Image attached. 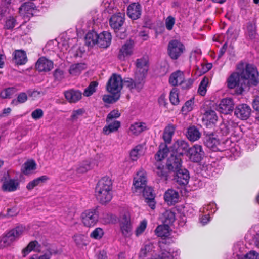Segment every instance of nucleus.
<instances>
[{"mask_svg":"<svg viewBox=\"0 0 259 259\" xmlns=\"http://www.w3.org/2000/svg\"><path fill=\"white\" fill-rule=\"evenodd\" d=\"M175 23V18L171 16H168L165 20V27L166 29L168 30H172Z\"/></svg>","mask_w":259,"mask_h":259,"instance_id":"60","label":"nucleus"},{"mask_svg":"<svg viewBox=\"0 0 259 259\" xmlns=\"http://www.w3.org/2000/svg\"><path fill=\"white\" fill-rule=\"evenodd\" d=\"M201 135V133L196 126H193L188 128L187 137L190 141H197L200 138Z\"/></svg>","mask_w":259,"mask_h":259,"instance_id":"36","label":"nucleus"},{"mask_svg":"<svg viewBox=\"0 0 259 259\" xmlns=\"http://www.w3.org/2000/svg\"><path fill=\"white\" fill-rule=\"evenodd\" d=\"M40 250L41 245L36 240H34L30 242L22 250V254L23 256H26L32 251L40 252Z\"/></svg>","mask_w":259,"mask_h":259,"instance_id":"30","label":"nucleus"},{"mask_svg":"<svg viewBox=\"0 0 259 259\" xmlns=\"http://www.w3.org/2000/svg\"><path fill=\"white\" fill-rule=\"evenodd\" d=\"M186 155L191 161L198 163L204 157L205 152L201 145L195 144L189 148Z\"/></svg>","mask_w":259,"mask_h":259,"instance_id":"8","label":"nucleus"},{"mask_svg":"<svg viewBox=\"0 0 259 259\" xmlns=\"http://www.w3.org/2000/svg\"><path fill=\"white\" fill-rule=\"evenodd\" d=\"M36 166V163L33 160L27 161L22 166V172L25 175H28L31 171L35 170Z\"/></svg>","mask_w":259,"mask_h":259,"instance_id":"46","label":"nucleus"},{"mask_svg":"<svg viewBox=\"0 0 259 259\" xmlns=\"http://www.w3.org/2000/svg\"><path fill=\"white\" fill-rule=\"evenodd\" d=\"M125 21V14L122 13H117L112 15L109 21V25L116 33L121 28Z\"/></svg>","mask_w":259,"mask_h":259,"instance_id":"13","label":"nucleus"},{"mask_svg":"<svg viewBox=\"0 0 259 259\" xmlns=\"http://www.w3.org/2000/svg\"><path fill=\"white\" fill-rule=\"evenodd\" d=\"M112 95H105L103 97V100L104 102L111 104L116 102L119 100L120 97V93H115V92H110Z\"/></svg>","mask_w":259,"mask_h":259,"instance_id":"47","label":"nucleus"},{"mask_svg":"<svg viewBox=\"0 0 259 259\" xmlns=\"http://www.w3.org/2000/svg\"><path fill=\"white\" fill-rule=\"evenodd\" d=\"M64 95L66 100L70 103H76L81 99L82 93L79 90L71 89L65 91Z\"/></svg>","mask_w":259,"mask_h":259,"instance_id":"27","label":"nucleus"},{"mask_svg":"<svg viewBox=\"0 0 259 259\" xmlns=\"http://www.w3.org/2000/svg\"><path fill=\"white\" fill-rule=\"evenodd\" d=\"M154 248L155 247L154 246L153 244L151 243H148V244H145L144 246L141 249L139 253V257L144 259L150 255H152V252L154 251Z\"/></svg>","mask_w":259,"mask_h":259,"instance_id":"37","label":"nucleus"},{"mask_svg":"<svg viewBox=\"0 0 259 259\" xmlns=\"http://www.w3.org/2000/svg\"><path fill=\"white\" fill-rule=\"evenodd\" d=\"M148 129L146 123L142 122H135L132 124L130 128L131 132L135 135H138Z\"/></svg>","mask_w":259,"mask_h":259,"instance_id":"35","label":"nucleus"},{"mask_svg":"<svg viewBox=\"0 0 259 259\" xmlns=\"http://www.w3.org/2000/svg\"><path fill=\"white\" fill-rule=\"evenodd\" d=\"M15 0H2L1 4L2 7H4L8 11V13H10L11 9H14L13 5H14Z\"/></svg>","mask_w":259,"mask_h":259,"instance_id":"54","label":"nucleus"},{"mask_svg":"<svg viewBox=\"0 0 259 259\" xmlns=\"http://www.w3.org/2000/svg\"><path fill=\"white\" fill-rule=\"evenodd\" d=\"M229 142V140H226L222 143L220 142L219 140L217 138V136L213 134L207 135L204 138L205 145L214 152L225 151L227 149L225 145Z\"/></svg>","mask_w":259,"mask_h":259,"instance_id":"4","label":"nucleus"},{"mask_svg":"<svg viewBox=\"0 0 259 259\" xmlns=\"http://www.w3.org/2000/svg\"><path fill=\"white\" fill-rule=\"evenodd\" d=\"M148 60L146 58L143 57L138 59L136 60V67L137 71L136 72L144 73L146 70V73H147L148 70Z\"/></svg>","mask_w":259,"mask_h":259,"instance_id":"38","label":"nucleus"},{"mask_svg":"<svg viewBox=\"0 0 259 259\" xmlns=\"http://www.w3.org/2000/svg\"><path fill=\"white\" fill-rule=\"evenodd\" d=\"M3 183L2 189L5 192H13L19 188V182L17 179H11L8 172L4 173L1 178Z\"/></svg>","mask_w":259,"mask_h":259,"instance_id":"9","label":"nucleus"},{"mask_svg":"<svg viewBox=\"0 0 259 259\" xmlns=\"http://www.w3.org/2000/svg\"><path fill=\"white\" fill-rule=\"evenodd\" d=\"M169 227L168 225H159L155 230L156 235L159 237H167L169 235Z\"/></svg>","mask_w":259,"mask_h":259,"instance_id":"44","label":"nucleus"},{"mask_svg":"<svg viewBox=\"0 0 259 259\" xmlns=\"http://www.w3.org/2000/svg\"><path fill=\"white\" fill-rule=\"evenodd\" d=\"M95 162L91 161H84L82 162L77 168V172L83 174L93 168Z\"/></svg>","mask_w":259,"mask_h":259,"instance_id":"40","label":"nucleus"},{"mask_svg":"<svg viewBox=\"0 0 259 259\" xmlns=\"http://www.w3.org/2000/svg\"><path fill=\"white\" fill-rule=\"evenodd\" d=\"M203 120H206L210 123L215 122L218 120L215 112L211 109L205 110L203 113Z\"/></svg>","mask_w":259,"mask_h":259,"instance_id":"42","label":"nucleus"},{"mask_svg":"<svg viewBox=\"0 0 259 259\" xmlns=\"http://www.w3.org/2000/svg\"><path fill=\"white\" fill-rule=\"evenodd\" d=\"M104 234L103 230L101 228L95 229L90 234V237L96 239H100Z\"/></svg>","mask_w":259,"mask_h":259,"instance_id":"56","label":"nucleus"},{"mask_svg":"<svg viewBox=\"0 0 259 259\" xmlns=\"http://www.w3.org/2000/svg\"><path fill=\"white\" fill-rule=\"evenodd\" d=\"M169 100L172 105H176L179 103L178 90L176 88H173L170 91L169 95Z\"/></svg>","mask_w":259,"mask_h":259,"instance_id":"53","label":"nucleus"},{"mask_svg":"<svg viewBox=\"0 0 259 259\" xmlns=\"http://www.w3.org/2000/svg\"><path fill=\"white\" fill-rule=\"evenodd\" d=\"M123 86V80L120 75L113 73L108 80L106 89L109 92L120 93Z\"/></svg>","mask_w":259,"mask_h":259,"instance_id":"7","label":"nucleus"},{"mask_svg":"<svg viewBox=\"0 0 259 259\" xmlns=\"http://www.w3.org/2000/svg\"><path fill=\"white\" fill-rule=\"evenodd\" d=\"M194 102L192 99L186 101L184 105L182 107L181 111L183 112H188L191 111L193 109V105Z\"/></svg>","mask_w":259,"mask_h":259,"instance_id":"57","label":"nucleus"},{"mask_svg":"<svg viewBox=\"0 0 259 259\" xmlns=\"http://www.w3.org/2000/svg\"><path fill=\"white\" fill-rule=\"evenodd\" d=\"M27 94L24 92H21L18 94L17 99L12 100L11 104L14 106H17L19 104H22L27 100Z\"/></svg>","mask_w":259,"mask_h":259,"instance_id":"49","label":"nucleus"},{"mask_svg":"<svg viewBox=\"0 0 259 259\" xmlns=\"http://www.w3.org/2000/svg\"><path fill=\"white\" fill-rule=\"evenodd\" d=\"M185 50V46L180 41L174 39L170 41L168 45V54L173 60L177 59Z\"/></svg>","mask_w":259,"mask_h":259,"instance_id":"5","label":"nucleus"},{"mask_svg":"<svg viewBox=\"0 0 259 259\" xmlns=\"http://www.w3.org/2000/svg\"><path fill=\"white\" fill-rule=\"evenodd\" d=\"M171 149L172 153L178 154L182 157L185 153H188L189 149V144L185 140H178L173 144Z\"/></svg>","mask_w":259,"mask_h":259,"instance_id":"14","label":"nucleus"},{"mask_svg":"<svg viewBox=\"0 0 259 259\" xmlns=\"http://www.w3.org/2000/svg\"><path fill=\"white\" fill-rule=\"evenodd\" d=\"M120 126V122L118 121H114L108 125L105 126L103 128V133L105 135H109L111 133L117 131Z\"/></svg>","mask_w":259,"mask_h":259,"instance_id":"43","label":"nucleus"},{"mask_svg":"<svg viewBox=\"0 0 259 259\" xmlns=\"http://www.w3.org/2000/svg\"><path fill=\"white\" fill-rule=\"evenodd\" d=\"M194 82V80L191 78L185 80L184 79L180 83L181 88L184 90L190 89Z\"/></svg>","mask_w":259,"mask_h":259,"instance_id":"63","label":"nucleus"},{"mask_svg":"<svg viewBox=\"0 0 259 259\" xmlns=\"http://www.w3.org/2000/svg\"><path fill=\"white\" fill-rule=\"evenodd\" d=\"M13 55V61L17 65H23L27 61L26 54L24 51L16 50Z\"/></svg>","mask_w":259,"mask_h":259,"instance_id":"31","label":"nucleus"},{"mask_svg":"<svg viewBox=\"0 0 259 259\" xmlns=\"http://www.w3.org/2000/svg\"><path fill=\"white\" fill-rule=\"evenodd\" d=\"M209 79L204 77L200 82L198 92L201 96H204L206 92V87L208 83Z\"/></svg>","mask_w":259,"mask_h":259,"instance_id":"52","label":"nucleus"},{"mask_svg":"<svg viewBox=\"0 0 259 259\" xmlns=\"http://www.w3.org/2000/svg\"><path fill=\"white\" fill-rule=\"evenodd\" d=\"M239 73L244 81L247 80L245 83L248 89L251 85L256 86L259 82V73L253 65L246 64L245 69Z\"/></svg>","mask_w":259,"mask_h":259,"instance_id":"2","label":"nucleus"},{"mask_svg":"<svg viewBox=\"0 0 259 259\" xmlns=\"http://www.w3.org/2000/svg\"><path fill=\"white\" fill-rule=\"evenodd\" d=\"M247 32L250 39H254L256 35L255 26L252 24L249 23L247 26Z\"/></svg>","mask_w":259,"mask_h":259,"instance_id":"55","label":"nucleus"},{"mask_svg":"<svg viewBox=\"0 0 259 259\" xmlns=\"http://www.w3.org/2000/svg\"><path fill=\"white\" fill-rule=\"evenodd\" d=\"M175 129V126L171 124L165 127L163 133V139L165 143V144L166 145L171 143Z\"/></svg>","mask_w":259,"mask_h":259,"instance_id":"33","label":"nucleus"},{"mask_svg":"<svg viewBox=\"0 0 259 259\" xmlns=\"http://www.w3.org/2000/svg\"><path fill=\"white\" fill-rule=\"evenodd\" d=\"M133 41H126L120 49L118 57L120 60H124L126 57L132 55L133 53Z\"/></svg>","mask_w":259,"mask_h":259,"instance_id":"24","label":"nucleus"},{"mask_svg":"<svg viewBox=\"0 0 259 259\" xmlns=\"http://www.w3.org/2000/svg\"><path fill=\"white\" fill-rule=\"evenodd\" d=\"M111 39V33L104 31L99 34L97 45L100 48H107L110 45Z\"/></svg>","mask_w":259,"mask_h":259,"instance_id":"23","label":"nucleus"},{"mask_svg":"<svg viewBox=\"0 0 259 259\" xmlns=\"http://www.w3.org/2000/svg\"><path fill=\"white\" fill-rule=\"evenodd\" d=\"M111 180L107 177H104L99 180L95 188L97 199L102 204L109 202L112 197Z\"/></svg>","mask_w":259,"mask_h":259,"instance_id":"1","label":"nucleus"},{"mask_svg":"<svg viewBox=\"0 0 259 259\" xmlns=\"http://www.w3.org/2000/svg\"><path fill=\"white\" fill-rule=\"evenodd\" d=\"M16 21L13 17H10L6 21L5 28L7 29H13L16 24Z\"/></svg>","mask_w":259,"mask_h":259,"instance_id":"59","label":"nucleus"},{"mask_svg":"<svg viewBox=\"0 0 259 259\" xmlns=\"http://www.w3.org/2000/svg\"><path fill=\"white\" fill-rule=\"evenodd\" d=\"M219 109L222 113L228 114L233 111L234 109V103L231 98L223 99L220 104Z\"/></svg>","mask_w":259,"mask_h":259,"instance_id":"22","label":"nucleus"},{"mask_svg":"<svg viewBox=\"0 0 259 259\" xmlns=\"http://www.w3.org/2000/svg\"><path fill=\"white\" fill-rule=\"evenodd\" d=\"M147 174L145 170L141 168L137 173V177L134 178L133 191L135 193H141L142 189L146 185Z\"/></svg>","mask_w":259,"mask_h":259,"instance_id":"11","label":"nucleus"},{"mask_svg":"<svg viewBox=\"0 0 259 259\" xmlns=\"http://www.w3.org/2000/svg\"><path fill=\"white\" fill-rule=\"evenodd\" d=\"M127 13L131 19H138L141 15V6L138 4H131L127 8Z\"/></svg>","mask_w":259,"mask_h":259,"instance_id":"28","label":"nucleus"},{"mask_svg":"<svg viewBox=\"0 0 259 259\" xmlns=\"http://www.w3.org/2000/svg\"><path fill=\"white\" fill-rule=\"evenodd\" d=\"M182 157L178 154L171 153L167 159L166 166L167 170H170L172 174L182 168Z\"/></svg>","mask_w":259,"mask_h":259,"instance_id":"12","label":"nucleus"},{"mask_svg":"<svg viewBox=\"0 0 259 259\" xmlns=\"http://www.w3.org/2000/svg\"><path fill=\"white\" fill-rule=\"evenodd\" d=\"M247 80L244 81L239 72H233L227 80V87L230 89H235V94L241 95L247 88L246 85Z\"/></svg>","mask_w":259,"mask_h":259,"instance_id":"3","label":"nucleus"},{"mask_svg":"<svg viewBox=\"0 0 259 259\" xmlns=\"http://www.w3.org/2000/svg\"><path fill=\"white\" fill-rule=\"evenodd\" d=\"M99 38V34L94 31L88 32L85 37V44L88 47H92L97 45V42Z\"/></svg>","mask_w":259,"mask_h":259,"instance_id":"34","label":"nucleus"},{"mask_svg":"<svg viewBox=\"0 0 259 259\" xmlns=\"http://www.w3.org/2000/svg\"><path fill=\"white\" fill-rule=\"evenodd\" d=\"M147 73H146V70L142 72H135V75L134 77V87H136V90L138 92H140L143 88L145 82V78Z\"/></svg>","mask_w":259,"mask_h":259,"instance_id":"25","label":"nucleus"},{"mask_svg":"<svg viewBox=\"0 0 259 259\" xmlns=\"http://www.w3.org/2000/svg\"><path fill=\"white\" fill-rule=\"evenodd\" d=\"M169 150L166 144H161L159 146V150L155 155V159L157 161H161L166 156Z\"/></svg>","mask_w":259,"mask_h":259,"instance_id":"39","label":"nucleus"},{"mask_svg":"<svg viewBox=\"0 0 259 259\" xmlns=\"http://www.w3.org/2000/svg\"><path fill=\"white\" fill-rule=\"evenodd\" d=\"M98 207L88 209L81 214L82 222L84 226L91 227L94 226L98 220Z\"/></svg>","mask_w":259,"mask_h":259,"instance_id":"6","label":"nucleus"},{"mask_svg":"<svg viewBox=\"0 0 259 259\" xmlns=\"http://www.w3.org/2000/svg\"><path fill=\"white\" fill-rule=\"evenodd\" d=\"M155 165L156 166L155 171L159 177L165 181L171 179L172 173L170 170H167L166 165L165 166L160 162H156Z\"/></svg>","mask_w":259,"mask_h":259,"instance_id":"21","label":"nucleus"},{"mask_svg":"<svg viewBox=\"0 0 259 259\" xmlns=\"http://www.w3.org/2000/svg\"><path fill=\"white\" fill-rule=\"evenodd\" d=\"M141 147L140 145L136 146L130 152V157L133 161H136L138 158L139 151Z\"/></svg>","mask_w":259,"mask_h":259,"instance_id":"62","label":"nucleus"},{"mask_svg":"<svg viewBox=\"0 0 259 259\" xmlns=\"http://www.w3.org/2000/svg\"><path fill=\"white\" fill-rule=\"evenodd\" d=\"M35 66L39 72H48L53 68V62L45 57H40L36 62Z\"/></svg>","mask_w":259,"mask_h":259,"instance_id":"20","label":"nucleus"},{"mask_svg":"<svg viewBox=\"0 0 259 259\" xmlns=\"http://www.w3.org/2000/svg\"><path fill=\"white\" fill-rule=\"evenodd\" d=\"M175 221V213L170 210H166L162 215V222L168 226Z\"/></svg>","mask_w":259,"mask_h":259,"instance_id":"41","label":"nucleus"},{"mask_svg":"<svg viewBox=\"0 0 259 259\" xmlns=\"http://www.w3.org/2000/svg\"><path fill=\"white\" fill-rule=\"evenodd\" d=\"M251 112L250 107L246 104L238 105L235 109L234 111L235 115L242 120L248 119L251 115Z\"/></svg>","mask_w":259,"mask_h":259,"instance_id":"18","label":"nucleus"},{"mask_svg":"<svg viewBox=\"0 0 259 259\" xmlns=\"http://www.w3.org/2000/svg\"><path fill=\"white\" fill-rule=\"evenodd\" d=\"M237 126V124L232 120L227 121L220 126V132L223 136H227L230 132Z\"/></svg>","mask_w":259,"mask_h":259,"instance_id":"29","label":"nucleus"},{"mask_svg":"<svg viewBox=\"0 0 259 259\" xmlns=\"http://www.w3.org/2000/svg\"><path fill=\"white\" fill-rule=\"evenodd\" d=\"M55 80L56 81H61L64 78V71L60 69H56L53 74Z\"/></svg>","mask_w":259,"mask_h":259,"instance_id":"64","label":"nucleus"},{"mask_svg":"<svg viewBox=\"0 0 259 259\" xmlns=\"http://www.w3.org/2000/svg\"><path fill=\"white\" fill-rule=\"evenodd\" d=\"M120 116V113L117 110H113L108 115L106 118V122H109L114 118H117Z\"/></svg>","mask_w":259,"mask_h":259,"instance_id":"61","label":"nucleus"},{"mask_svg":"<svg viewBox=\"0 0 259 259\" xmlns=\"http://www.w3.org/2000/svg\"><path fill=\"white\" fill-rule=\"evenodd\" d=\"M158 247L160 250V253L158 255H155L151 259H172L173 256L168 250L167 245V241L165 239L158 242Z\"/></svg>","mask_w":259,"mask_h":259,"instance_id":"17","label":"nucleus"},{"mask_svg":"<svg viewBox=\"0 0 259 259\" xmlns=\"http://www.w3.org/2000/svg\"><path fill=\"white\" fill-rule=\"evenodd\" d=\"M98 85V83L97 81H92L90 85L85 89L83 95L86 97H89L91 96L96 90V88Z\"/></svg>","mask_w":259,"mask_h":259,"instance_id":"50","label":"nucleus"},{"mask_svg":"<svg viewBox=\"0 0 259 259\" xmlns=\"http://www.w3.org/2000/svg\"><path fill=\"white\" fill-rule=\"evenodd\" d=\"M48 179L46 176H42L37 178L32 181H30L27 185L26 188L28 190H32L35 187L44 183Z\"/></svg>","mask_w":259,"mask_h":259,"instance_id":"45","label":"nucleus"},{"mask_svg":"<svg viewBox=\"0 0 259 259\" xmlns=\"http://www.w3.org/2000/svg\"><path fill=\"white\" fill-rule=\"evenodd\" d=\"M189 178L188 170L185 168H181L172 174L171 179L180 185H185L188 184Z\"/></svg>","mask_w":259,"mask_h":259,"instance_id":"15","label":"nucleus"},{"mask_svg":"<svg viewBox=\"0 0 259 259\" xmlns=\"http://www.w3.org/2000/svg\"><path fill=\"white\" fill-rule=\"evenodd\" d=\"M24 228L17 226L8 232L1 239V242L5 245H9L13 242L19 238L23 234Z\"/></svg>","mask_w":259,"mask_h":259,"instance_id":"10","label":"nucleus"},{"mask_svg":"<svg viewBox=\"0 0 259 259\" xmlns=\"http://www.w3.org/2000/svg\"><path fill=\"white\" fill-rule=\"evenodd\" d=\"M184 75L183 72L178 70L173 72L169 78V82L172 86L178 85L184 80Z\"/></svg>","mask_w":259,"mask_h":259,"instance_id":"32","label":"nucleus"},{"mask_svg":"<svg viewBox=\"0 0 259 259\" xmlns=\"http://www.w3.org/2000/svg\"><path fill=\"white\" fill-rule=\"evenodd\" d=\"M145 199V202L148 204L149 206L152 209L155 207V195L153 192V189L151 187L145 185L142 189L141 192Z\"/></svg>","mask_w":259,"mask_h":259,"instance_id":"19","label":"nucleus"},{"mask_svg":"<svg viewBox=\"0 0 259 259\" xmlns=\"http://www.w3.org/2000/svg\"><path fill=\"white\" fill-rule=\"evenodd\" d=\"M179 195L178 192L173 189H168L164 195L165 201L168 205H175L178 202Z\"/></svg>","mask_w":259,"mask_h":259,"instance_id":"26","label":"nucleus"},{"mask_svg":"<svg viewBox=\"0 0 259 259\" xmlns=\"http://www.w3.org/2000/svg\"><path fill=\"white\" fill-rule=\"evenodd\" d=\"M132 229L131 218L128 213H124L120 221V230L122 235L125 237H129Z\"/></svg>","mask_w":259,"mask_h":259,"instance_id":"16","label":"nucleus"},{"mask_svg":"<svg viewBox=\"0 0 259 259\" xmlns=\"http://www.w3.org/2000/svg\"><path fill=\"white\" fill-rule=\"evenodd\" d=\"M83 65V64L79 63L72 65L69 69L70 74L75 76L79 75L84 68Z\"/></svg>","mask_w":259,"mask_h":259,"instance_id":"51","label":"nucleus"},{"mask_svg":"<svg viewBox=\"0 0 259 259\" xmlns=\"http://www.w3.org/2000/svg\"><path fill=\"white\" fill-rule=\"evenodd\" d=\"M123 84L128 88L131 92H132L133 90H136V87H134L135 83L134 79L131 78H124L123 80Z\"/></svg>","mask_w":259,"mask_h":259,"instance_id":"58","label":"nucleus"},{"mask_svg":"<svg viewBox=\"0 0 259 259\" xmlns=\"http://www.w3.org/2000/svg\"><path fill=\"white\" fill-rule=\"evenodd\" d=\"M17 91L15 87H9L3 90L0 93V96L3 99L10 98Z\"/></svg>","mask_w":259,"mask_h":259,"instance_id":"48","label":"nucleus"}]
</instances>
